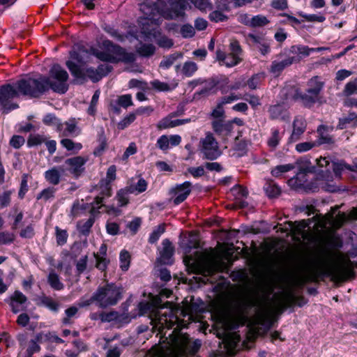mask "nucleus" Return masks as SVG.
<instances>
[{"label":"nucleus","mask_w":357,"mask_h":357,"mask_svg":"<svg viewBox=\"0 0 357 357\" xmlns=\"http://www.w3.org/2000/svg\"><path fill=\"white\" fill-rule=\"evenodd\" d=\"M305 303V299L303 296H296L292 291L288 292L284 297L283 301L281 302L280 305L282 310L290 307L295 304L302 306Z\"/></svg>","instance_id":"bb28decb"},{"label":"nucleus","mask_w":357,"mask_h":357,"mask_svg":"<svg viewBox=\"0 0 357 357\" xmlns=\"http://www.w3.org/2000/svg\"><path fill=\"white\" fill-rule=\"evenodd\" d=\"M340 208L339 206L332 208L331 213L328 215H316L312 219L314 221V227L316 230L323 229L328 225H331L335 228L341 227L347 221V216L344 213L339 212L335 216L336 211Z\"/></svg>","instance_id":"6e6552de"},{"label":"nucleus","mask_w":357,"mask_h":357,"mask_svg":"<svg viewBox=\"0 0 357 357\" xmlns=\"http://www.w3.org/2000/svg\"><path fill=\"white\" fill-rule=\"evenodd\" d=\"M151 86L158 91H169L173 90L175 86H172L166 82H160L158 79H155L151 82Z\"/></svg>","instance_id":"09e8293b"},{"label":"nucleus","mask_w":357,"mask_h":357,"mask_svg":"<svg viewBox=\"0 0 357 357\" xmlns=\"http://www.w3.org/2000/svg\"><path fill=\"white\" fill-rule=\"evenodd\" d=\"M264 190L269 197H275L280 195V188L273 181H268L264 187Z\"/></svg>","instance_id":"c03bdc74"},{"label":"nucleus","mask_w":357,"mask_h":357,"mask_svg":"<svg viewBox=\"0 0 357 357\" xmlns=\"http://www.w3.org/2000/svg\"><path fill=\"white\" fill-rule=\"evenodd\" d=\"M38 305H43L53 312H58L60 308V303L54 300L51 296L43 295L38 298Z\"/></svg>","instance_id":"c756f323"},{"label":"nucleus","mask_w":357,"mask_h":357,"mask_svg":"<svg viewBox=\"0 0 357 357\" xmlns=\"http://www.w3.org/2000/svg\"><path fill=\"white\" fill-rule=\"evenodd\" d=\"M130 194L128 191V188L120 190L116 195L118 204L120 206H124L128 203V195Z\"/></svg>","instance_id":"6e6d98bb"},{"label":"nucleus","mask_w":357,"mask_h":357,"mask_svg":"<svg viewBox=\"0 0 357 357\" xmlns=\"http://www.w3.org/2000/svg\"><path fill=\"white\" fill-rule=\"evenodd\" d=\"M93 54L100 60L106 62L115 63V59L110 55V52L106 49L105 51L96 50Z\"/></svg>","instance_id":"13d9d810"},{"label":"nucleus","mask_w":357,"mask_h":357,"mask_svg":"<svg viewBox=\"0 0 357 357\" xmlns=\"http://www.w3.org/2000/svg\"><path fill=\"white\" fill-rule=\"evenodd\" d=\"M46 138L43 135L38 134H31L27 140V146L29 147L35 146L44 143Z\"/></svg>","instance_id":"603ef678"},{"label":"nucleus","mask_w":357,"mask_h":357,"mask_svg":"<svg viewBox=\"0 0 357 357\" xmlns=\"http://www.w3.org/2000/svg\"><path fill=\"white\" fill-rule=\"evenodd\" d=\"M98 185L101 196H97L94 202L91 204L90 213L93 216L100 213L99 210L104 206L102 204L104 197H110L112 195L111 183L101 180Z\"/></svg>","instance_id":"4468645a"},{"label":"nucleus","mask_w":357,"mask_h":357,"mask_svg":"<svg viewBox=\"0 0 357 357\" xmlns=\"http://www.w3.org/2000/svg\"><path fill=\"white\" fill-rule=\"evenodd\" d=\"M61 144L68 151H79L82 148V145L80 143H75L70 139H63L61 141Z\"/></svg>","instance_id":"bf43d9fd"},{"label":"nucleus","mask_w":357,"mask_h":357,"mask_svg":"<svg viewBox=\"0 0 357 357\" xmlns=\"http://www.w3.org/2000/svg\"><path fill=\"white\" fill-rule=\"evenodd\" d=\"M294 168V165L292 164H286L282 165H278L272 169L271 174L273 176H280L283 173L287 172Z\"/></svg>","instance_id":"3c124183"},{"label":"nucleus","mask_w":357,"mask_h":357,"mask_svg":"<svg viewBox=\"0 0 357 357\" xmlns=\"http://www.w3.org/2000/svg\"><path fill=\"white\" fill-rule=\"evenodd\" d=\"M162 249L160 251V257L158 261L162 264H172L173 263L172 257L174 248L171 241L165 238L162 242Z\"/></svg>","instance_id":"412c9836"},{"label":"nucleus","mask_w":357,"mask_h":357,"mask_svg":"<svg viewBox=\"0 0 357 357\" xmlns=\"http://www.w3.org/2000/svg\"><path fill=\"white\" fill-rule=\"evenodd\" d=\"M184 262L188 268L191 267L195 271L202 272L204 275H211L216 271V267L213 264L210 262L201 264L192 257L187 256L184 259Z\"/></svg>","instance_id":"f3484780"},{"label":"nucleus","mask_w":357,"mask_h":357,"mask_svg":"<svg viewBox=\"0 0 357 357\" xmlns=\"http://www.w3.org/2000/svg\"><path fill=\"white\" fill-rule=\"evenodd\" d=\"M43 123L46 125H56L57 126V130H61L63 125L60 123V121L56 117L54 114H46L43 120Z\"/></svg>","instance_id":"5fc2aeb1"},{"label":"nucleus","mask_w":357,"mask_h":357,"mask_svg":"<svg viewBox=\"0 0 357 357\" xmlns=\"http://www.w3.org/2000/svg\"><path fill=\"white\" fill-rule=\"evenodd\" d=\"M212 128L216 134L222 137H226L231 134L234 126L232 122L218 119L213 121Z\"/></svg>","instance_id":"b1692460"},{"label":"nucleus","mask_w":357,"mask_h":357,"mask_svg":"<svg viewBox=\"0 0 357 357\" xmlns=\"http://www.w3.org/2000/svg\"><path fill=\"white\" fill-rule=\"evenodd\" d=\"M248 38L261 54L266 55L270 52V44L264 37L250 33Z\"/></svg>","instance_id":"393cba45"},{"label":"nucleus","mask_w":357,"mask_h":357,"mask_svg":"<svg viewBox=\"0 0 357 357\" xmlns=\"http://www.w3.org/2000/svg\"><path fill=\"white\" fill-rule=\"evenodd\" d=\"M317 165L320 167H326L325 170H321L317 175V180L319 181L320 185H325L324 186L326 190L329 192L336 191L337 187L333 183V175L330 171L331 168V161L326 157H321L317 159Z\"/></svg>","instance_id":"9b49d317"},{"label":"nucleus","mask_w":357,"mask_h":357,"mask_svg":"<svg viewBox=\"0 0 357 357\" xmlns=\"http://www.w3.org/2000/svg\"><path fill=\"white\" fill-rule=\"evenodd\" d=\"M201 151L204 158L213 160L217 159L221 154L218 142L212 134H208L201 140Z\"/></svg>","instance_id":"ddd939ff"},{"label":"nucleus","mask_w":357,"mask_h":357,"mask_svg":"<svg viewBox=\"0 0 357 357\" xmlns=\"http://www.w3.org/2000/svg\"><path fill=\"white\" fill-rule=\"evenodd\" d=\"M331 168L333 170L335 177L339 179L341 178L342 172L345 169L350 172H355L354 167L347 164L343 160L333 161Z\"/></svg>","instance_id":"c85d7f7f"},{"label":"nucleus","mask_w":357,"mask_h":357,"mask_svg":"<svg viewBox=\"0 0 357 357\" xmlns=\"http://www.w3.org/2000/svg\"><path fill=\"white\" fill-rule=\"evenodd\" d=\"M208 18L214 22H220L227 20V17L219 10H215L209 14Z\"/></svg>","instance_id":"774afa93"},{"label":"nucleus","mask_w":357,"mask_h":357,"mask_svg":"<svg viewBox=\"0 0 357 357\" xmlns=\"http://www.w3.org/2000/svg\"><path fill=\"white\" fill-rule=\"evenodd\" d=\"M65 172L66 169L64 166H54L52 168L47 170L44 174V176L45 180L50 184L56 185L60 183L61 176Z\"/></svg>","instance_id":"5701e85b"},{"label":"nucleus","mask_w":357,"mask_h":357,"mask_svg":"<svg viewBox=\"0 0 357 357\" xmlns=\"http://www.w3.org/2000/svg\"><path fill=\"white\" fill-rule=\"evenodd\" d=\"M313 48L309 47L306 45H293L290 48V52L294 54L293 56H301V59L303 57L309 56L313 52Z\"/></svg>","instance_id":"c9c22d12"},{"label":"nucleus","mask_w":357,"mask_h":357,"mask_svg":"<svg viewBox=\"0 0 357 357\" xmlns=\"http://www.w3.org/2000/svg\"><path fill=\"white\" fill-rule=\"evenodd\" d=\"M120 259V267L126 271L128 269L130 263V255L126 250H122L119 256Z\"/></svg>","instance_id":"864d4df0"},{"label":"nucleus","mask_w":357,"mask_h":357,"mask_svg":"<svg viewBox=\"0 0 357 357\" xmlns=\"http://www.w3.org/2000/svg\"><path fill=\"white\" fill-rule=\"evenodd\" d=\"M284 132H280L279 129L273 128L271 130L270 137L267 139V145L271 150H275L284 136Z\"/></svg>","instance_id":"cd10ccee"},{"label":"nucleus","mask_w":357,"mask_h":357,"mask_svg":"<svg viewBox=\"0 0 357 357\" xmlns=\"http://www.w3.org/2000/svg\"><path fill=\"white\" fill-rule=\"evenodd\" d=\"M55 235L56 243L59 245H63L66 243L68 234L66 230L61 229L59 227H55Z\"/></svg>","instance_id":"de8ad7c7"},{"label":"nucleus","mask_w":357,"mask_h":357,"mask_svg":"<svg viewBox=\"0 0 357 357\" xmlns=\"http://www.w3.org/2000/svg\"><path fill=\"white\" fill-rule=\"evenodd\" d=\"M324 86V82L318 76L313 77L307 81L305 91L296 89L293 98L301 102L304 107L310 108L315 103L321 102V92Z\"/></svg>","instance_id":"39448f33"},{"label":"nucleus","mask_w":357,"mask_h":357,"mask_svg":"<svg viewBox=\"0 0 357 357\" xmlns=\"http://www.w3.org/2000/svg\"><path fill=\"white\" fill-rule=\"evenodd\" d=\"M11 84H4L0 86V105L2 106L3 113L8 114L10 111L18 108V105L12 102V100L18 97L19 93L23 94L17 87Z\"/></svg>","instance_id":"1a4fd4ad"},{"label":"nucleus","mask_w":357,"mask_h":357,"mask_svg":"<svg viewBox=\"0 0 357 357\" xmlns=\"http://www.w3.org/2000/svg\"><path fill=\"white\" fill-rule=\"evenodd\" d=\"M121 315L116 311H110L108 312H93L90 314L91 320H100L101 322H111L112 321H119L121 319Z\"/></svg>","instance_id":"a878e982"},{"label":"nucleus","mask_w":357,"mask_h":357,"mask_svg":"<svg viewBox=\"0 0 357 357\" xmlns=\"http://www.w3.org/2000/svg\"><path fill=\"white\" fill-rule=\"evenodd\" d=\"M192 183L190 181H185L182 184L176 185L172 188L170 193L174 195V204L178 205L184 202L191 192Z\"/></svg>","instance_id":"a211bd4d"},{"label":"nucleus","mask_w":357,"mask_h":357,"mask_svg":"<svg viewBox=\"0 0 357 357\" xmlns=\"http://www.w3.org/2000/svg\"><path fill=\"white\" fill-rule=\"evenodd\" d=\"M300 61L301 56H288L280 61H273L271 66L270 72L275 75H279L286 67Z\"/></svg>","instance_id":"4be33fe9"},{"label":"nucleus","mask_w":357,"mask_h":357,"mask_svg":"<svg viewBox=\"0 0 357 357\" xmlns=\"http://www.w3.org/2000/svg\"><path fill=\"white\" fill-rule=\"evenodd\" d=\"M104 45L110 52V55L115 59V63L119 61L131 62L134 60L132 54L127 53L123 47L114 45L109 40L105 41Z\"/></svg>","instance_id":"dca6fc26"},{"label":"nucleus","mask_w":357,"mask_h":357,"mask_svg":"<svg viewBox=\"0 0 357 357\" xmlns=\"http://www.w3.org/2000/svg\"><path fill=\"white\" fill-rule=\"evenodd\" d=\"M270 119L284 120L287 116V109L283 105H271L268 108Z\"/></svg>","instance_id":"7c9ffc66"},{"label":"nucleus","mask_w":357,"mask_h":357,"mask_svg":"<svg viewBox=\"0 0 357 357\" xmlns=\"http://www.w3.org/2000/svg\"><path fill=\"white\" fill-rule=\"evenodd\" d=\"M317 132L319 134V144H328L332 145L334 144L335 140L334 139L327 133V127L323 125H321L317 128Z\"/></svg>","instance_id":"473e14b6"},{"label":"nucleus","mask_w":357,"mask_h":357,"mask_svg":"<svg viewBox=\"0 0 357 357\" xmlns=\"http://www.w3.org/2000/svg\"><path fill=\"white\" fill-rule=\"evenodd\" d=\"M26 296L22 292L16 290L10 296L9 305L12 312L16 314L26 309Z\"/></svg>","instance_id":"6ab92c4d"},{"label":"nucleus","mask_w":357,"mask_h":357,"mask_svg":"<svg viewBox=\"0 0 357 357\" xmlns=\"http://www.w3.org/2000/svg\"><path fill=\"white\" fill-rule=\"evenodd\" d=\"M155 48L152 44H143L137 50L138 53L143 56H150L155 52Z\"/></svg>","instance_id":"4d7b16f0"},{"label":"nucleus","mask_w":357,"mask_h":357,"mask_svg":"<svg viewBox=\"0 0 357 357\" xmlns=\"http://www.w3.org/2000/svg\"><path fill=\"white\" fill-rule=\"evenodd\" d=\"M324 276L331 277L335 282H343L347 278L345 269L340 265H319L314 267L310 274V280L314 282Z\"/></svg>","instance_id":"0eeeda50"},{"label":"nucleus","mask_w":357,"mask_h":357,"mask_svg":"<svg viewBox=\"0 0 357 357\" xmlns=\"http://www.w3.org/2000/svg\"><path fill=\"white\" fill-rule=\"evenodd\" d=\"M182 57V54L175 53L165 57L160 62V66L163 68H169L176 60Z\"/></svg>","instance_id":"49530a36"},{"label":"nucleus","mask_w":357,"mask_h":357,"mask_svg":"<svg viewBox=\"0 0 357 357\" xmlns=\"http://www.w3.org/2000/svg\"><path fill=\"white\" fill-rule=\"evenodd\" d=\"M50 77L57 82H52L50 77H40L38 79H22L17 82L19 90L25 96L38 98L51 89L59 93H65L68 89L66 84L68 74L59 64H54L50 71Z\"/></svg>","instance_id":"f03ea898"},{"label":"nucleus","mask_w":357,"mask_h":357,"mask_svg":"<svg viewBox=\"0 0 357 357\" xmlns=\"http://www.w3.org/2000/svg\"><path fill=\"white\" fill-rule=\"evenodd\" d=\"M78 312V308L75 306L68 307L65 310L66 317L63 318L62 323L65 325H68L72 323L70 319L74 317Z\"/></svg>","instance_id":"680f3d73"},{"label":"nucleus","mask_w":357,"mask_h":357,"mask_svg":"<svg viewBox=\"0 0 357 357\" xmlns=\"http://www.w3.org/2000/svg\"><path fill=\"white\" fill-rule=\"evenodd\" d=\"M128 191L132 194H139L146 191L147 182L142 178H139L135 185H130Z\"/></svg>","instance_id":"79ce46f5"},{"label":"nucleus","mask_w":357,"mask_h":357,"mask_svg":"<svg viewBox=\"0 0 357 357\" xmlns=\"http://www.w3.org/2000/svg\"><path fill=\"white\" fill-rule=\"evenodd\" d=\"M63 127L61 132H62L63 136H69L75 133L77 126L76 124L73 122H66L65 123H62Z\"/></svg>","instance_id":"e2e57ef3"},{"label":"nucleus","mask_w":357,"mask_h":357,"mask_svg":"<svg viewBox=\"0 0 357 357\" xmlns=\"http://www.w3.org/2000/svg\"><path fill=\"white\" fill-rule=\"evenodd\" d=\"M170 5L168 12L160 13L157 5L151 2H144L140 6V10L144 14V17L151 22V24H160L162 17L167 19H174L183 16L184 10L188 6L186 0H167Z\"/></svg>","instance_id":"20e7f679"},{"label":"nucleus","mask_w":357,"mask_h":357,"mask_svg":"<svg viewBox=\"0 0 357 357\" xmlns=\"http://www.w3.org/2000/svg\"><path fill=\"white\" fill-rule=\"evenodd\" d=\"M116 102L118 105L124 108H127L129 106H132L133 105L132 96L130 94H126L119 96Z\"/></svg>","instance_id":"0e129e2a"},{"label":"nucleus","mask_w":357,"mask_h":357,"mask_svg":"<svg viewBox=\"0 0 357 357\" xmlns=\"http://www.w3.org/2000/svg\"><path fill=\"white\" fill-rule=\"evenodd\" d=\"M89 160L88 157L75 156L65 160L66 171H68L75 177H79L85 170L84 165Z\"/></svg>","instance_id":"2eb2a0df"},{"label":"nucleus","mask_w":357,"mask_h":357,"mask_svg":"<svg viewBox=\"0 0 357 357\" xmlns=\"http://www.w3.org/2000/svg\"><path fill=\"white\" fill-rule=\"evenodd\" d=\"M169 141V137L163 135L158 139L156 146L162 151H166L170 148Z\"/></svg>","instance_id":"338daca9"},{"label":"nucleus","mask_w":357,"mask_h":357,"mask_svg":"<svg viewBox=\"0 0 357 357\" xmlns=\"http://www.w3.org/2000/svg\"><path fill=\"white\" fill-rule=\"evenodd\" d=\"M309 227L308 222L305 220H303L296 223L293 227L292 230L294 234L301 235L302 237L305 236V228Z\"/></svg>","instance_id":"69168bd1"},{"label":"nucleus","mask_w":357,"mask_h":357,"mask_svg":"<svg viewBox=\"0 0 357 357\" xmlns=\"http://www.w3.org/2000/svg\"><path fill=\"white\" fill-rule=\"evenodd\" d=\"M181 321H183V326L175 324L169 339L166 338L167 342L153 351L152 357H180L186 354H195L199 351L202 345L201 340L191 342L188 335L181 333V330L188 327L189 324L188 321L182 319Z\"/></svg>","instance_id":"7ed1b4c3"},{"label":"nucleus","mask_w":357,"mask_h":357,"mask_svg":"<svg viewBox=\"0 0 357 357\" xmlns=\"http://www.w3.org/2000/svg\"><path fill=\"white\" fill-rule=\"evenodd\" d=\"M138 307L141 315L149 314L153 328L158 326L159 328H167L170 329L174 327L176 324L177 326H183V321H181L178 314L183 317L188 315L183 309L176 308L174 310L172 303L168 301L162 304L160 296L150 295V301L140 302Z\"/></svg>","instance_id":"f257e3e1"},{"label":"nucleus","mask_w":357,"mask_h":357,"mask_svg":"<svg viewBox=\"0 0 357 357\" xmlns=\"http://www.w3.org/2000/svg\"><path fill=\"white\" fill-rule=\"evenodd\" d=\"M307 127L305 119L301 116H296L293 121V130L288 139V143H294L299 140L305 132Z\"/></svg>","instance_id":"aec40b11"},{"label":"nucleus","mask_w":357,"mask_h":357,"mask_svg":"<svg viewBox=\"0 0 357 357\" xmlns=\"http://www.w3.org/2000/svg\"><path fill=\"white\" fill-rule=\"evenodd\" d=\"M174 116L173 114H169L166 117L162 119L160 121H158V123L156 125V127L158 130H165L170 128H174L176 126H180L179 121L172 120V117Z\"/></svg>","instance_id":"f704fd0d"},{"label":"nucleus","mask_w":357,"mask_h":357,"mask_svg":"<svg viewBox=\"0 0 357 357\" xmlns=\"http://www.w3.org/2000/svg\"><path fill=\"white\" fill-rule=\"evenodd\" d=\"M269 20L266 17L258 15L252 17V27H261L267 25Z\"/></svg>","instance_id":"052dcab7"},{"label":"nucleus","mask_w":357,"mask_h":357,"mask_svg":"<svg viewBox=\"0 0 357 357\" xmlns=\"http://www.w3.org/2000/svg\"><path fill=\"white\" fill-rule=\"evenodd\" d=\"M199 245L197 235L190 234L185 237L181 243V246L185 249V252H190L193 248H197Z\"/></svg>","instance_id":"2f4dec72"},{"label":"nucleus","mask_w":357,"mask_h":357,"mask_svg":"<svg viewBox=\"0 0 357 357\" xmlns=\"http://www.w3.org/2000/svg\"><path fill=\"white\" fill-rule=\"evenodd\" d=\"M234 155L241 157L246 154L248 151V144L244 140H236L234 145Z\"/></svg>","instance_id":"37998d69"},{"label":"nucleus","mask_w":357,"mask_h":357,"mask_svg":"<svg viewBox=\"0 0 357 357\" xmlns=\"http://www.w3.org/2000/svg\"><path fill=\"white\" fill-rule=\"evenodd\" d=\"M197 69V65L195 62L186 61L183 63L181 71L185 77H191Z\"/></svg>","instance_id":"a18cd8bd"},{"label":"nucleus","mask_w":357,"mask_h":357,"mask_svg":"<svg viewBox=\"0 0 357 357\" xmlns=\"http://www.w3.org/2000/svg\"><path fill=\"white\" fill-rule=\"evenodd\" d=\"M56 188L51 186L43 189L36 197L38 200L42 199L44 202L52 200L55 197Z\"/></svg>","instance_id":"a19ab883"},{"label":"nucleus","mask_w":357,"mask_h":357,"mask_svg":"<svg viewBox=\"0 0 357 357\" xmlns=\"http://www.w3.org/2000/svg\"><path fill=\"white\" fill-rule=\"evenodd\" d=\"M47 282L50 287L55 290L59 291L64 287L63 284L60 281L59 276L54 271L50 273Z\"/></svg>","instance_id":"ea45409f"},{"label":"nucleus","mask_w":357,"mask_h":357,"mask_svg":"<svg viewBox=\"0 0 357 357\" xmlns=\"http://www.w3.org/2000/svg\"><path fill=\"white\" fill-rule=\"evenodd\" d=\"M349 126L351 127L357 126V114L351 112L347 116L340 119L337 128L342 130Z\"/></svg>","instance_id":"72a5a7b5"},{"label":"nucleus","mask_w":357,"mask_h":357,"mask_svg":"<svg viewBox=\"0 0 357 357\" xmlns=\"http://www.w3.org/2000/svg\"><path fill=\"white\" fill-rule=\"evenodd\" d=\"M248 306L256 307V313L259 319L264 320L265 319L268 314V310L263 305V303L257 300L250 301L248 302Z\"/></svg>","instance_id":"e433bc0d"},{"label":"nucleus","mask_w":357,"mask_h":357,"mask_svg":"<svg viewBox=\"0 0 357 357\" xmlns=\"http://www.w3.org/2000/svg\"><path fill=\"white\" fill-rule=\"evenodd\" d=\"M230 52L226 54L220 50L216 52L217 59L227 67L236 66L242 61L243 50L237 40H233L229 45Z\"/></svg>","instance_id":"9d476101"},{"label":"nucleus","mask_w":357,"mask_h":357,"mask_svg":"<svg viewBox=\"0 0 357 357\" xmlns=\"http://www.w3.org/2000/svg\"><path fill=\"white\" fill-rule=\"evenodd\" d=\"M231 193L235 197L237 203L240 204V207H245V202H241V199L246 197L248 195V191L245 188L240 185H236L232 188Z\"/></svg>","instance_id":"4c0bfd02"},{"label":"nucleus","mask_w":357,"mask_h":357,"mask_svg":"<svg viewBox=\"0 0 357 357\" xmlns=\"http://www.w3.org/2000/svg\"><path fill=\"white\" fill-rule=\"evenodd\" d=\"M66 64L72 75L77 79L84 80L87 77L93 82L100 80V75H98L97 70L93 68L84 69L82 66L77 65L76 63L72 61H67Z\"/></svg>","instance_id":"f8f14e48"},{"label":"nucleus","mask_w":357,"mask_h":357,"mask_svg":"<svg viewBox=\"0 0 357 357\" xmlns=\"http://www.w3.org/2000/svg\"><path fill=\"white\" fill-rule=\"evenodd\" d=\"M342 93L344 96H350L353 94H357V79H354L346 84Z\"/></svg>","instance_id":"8fccbe9b"},{"label":"nucleus","mask_w":357,"mask_h":357,"mask_svg":"<svg viewBox=\"0 0 357 357\" xmlns=\"http://www.w3.org/2000/svg\"><path fill=\"white\" fill-rule=\"evenodd\" d=\"M166 229L165 224H160L155 227L152 232L150 234L149 237V243L150 244L155 243L160 238V237L165 233Z\"/></svg>","instance_id":"58836bf2"},{"label":"nucleus","mask_w":357,"mask_h":357,"mask_svg":"<svg viewBox=\"0 0 357 357\" xmlns=\"http://www.w3.org/2000/svg\"><path fill=\"white\" fill-rule=\"evenodd\" d=\"M122 298L121 289L114 283H108L99 287L90 298V302L105 308L115 305Z\"/></svg>","instance_id":"423d86ee"}]
</instances>
